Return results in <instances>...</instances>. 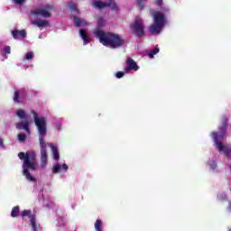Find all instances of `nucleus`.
I'll return each instance as SVG.
<instances>
[{
	"label": "nucleus",
	"instance_id": "32",
	"mask_svg": "<svg viewBox=\"0 0 231 231\" xmlns=\"http://www.w3.org/2000/svg\"><path fill=\"white\" fill-rule=\"evenodd\" d=\"M124 75H125V72L118 71V72H116V79H122L124 77Z\"/></svg>",
	"mask_w": 231,
	"mask_h": 231
},
{
	"label": "nucleus",
	"instance_id": "12",
	"mask_svg": "<svg viewBox=\"0 0 231 231\" xmlns=\"http://www.w3.org/2000/svg\"><path fill=\"white\" fill-rule=\"evenodd\" d=\"M140 67L136 64V61L131 58H128L126 60V66L125 67V73H129V71H138Z\"/></svg>",
	"mask_w": 231,
	"mask_h": 231
},
{
	"label": "nucleus",
	"instance_id": "23",
	"mask_svg": "<svg viewBox=\"0 0 231 231\" xmlns=\"http://www.w3.org/2000/svg\"><path fill=\"white\" fill-rule=\"evenodd\" d=\"M74 23L77 26H86L87 23L85 20L80 19L79 17H74Z\"/></svg>",
	"mask_w": 231,
	"mask_h": 231
},
{
	"label": "nucleus",
	"instance_id": "26",
	"mask_svg": "<svg viewBox=\"0 0 231 231\" xmlns=\"http://www.w3.org/2000/svg\"><path fill=\"white\" fill-rule=\"evenodd\" d=\"M12 2L18 6H22V5H24V3H26V0H12Z\"/></svg>",
	"mask_w": 231,
	"mask_h": 231
},
{
	"label": "nucleus",
	"instance_id": "11",
	"mask_svg": "<svg viewBox=\"0 0 231 231\" xmlns=\"http://www.w3.org/2000/svg\"><path fill=\"white\" fill-rule=\"evenodd\" d=\"M93 5L96 8H98L99 10H101V8H105V6H109L110 8H112V10H116L117 8L116 3H115V1L113 0H109L108 3H103L98 0H96L93 2Z\"/></svg>",
	"mask_w": 231,
	"mask_h": 231
},
{
	"label": "nucleus",
	"instance_id": "19",
	"mask_svg": "<svg viewBox=\"0 0 231 231\" xmlns=\"http://www.w3.org/2000/svg\"><path fill=\"white\" fill-rule=\"evenodd\" d=\"M94 228L96 231H104V222L102 219L97 218L94 223Z\"/></svg>",
	"mask_w": 231,
	"mask_h": 231
},
{
	"label": "nucleus",
	"instance_id": "8",
	"mask_svg": "<svg viewBox=\"0 0 231 231\" xmlns=\"http://www.w3.org/2000/svg\"><path fill=\"white\" fill-rule=\"evenodd\" d=\"M51 12H53V6L50 5H42L41 7L31 10L30 15L33 17L39 15L40 17L48 19L51 17Z\"/></svg>",
	"mask_w": 231,
	"mask_h": 231
},
{
	"label": "nucleus",
	"instance_id": "34",
	"mask_svg": "<svg viewBox=\"0 0 231 231\" xmlns=\"http://www.w3.org/2000/svg\"><path fill=\"white\" fill-rule=\"evenodd\" d=\"M0 147H5V145L3 144V139H0Z\"/></svg>",
	"mask_w": 231,
	"mask_h": 231
},
{
	"label": "nucleus",
	"instance_id": "17",
	"mask_svg": "<svg viewBox=\"0 0 231 231\" xmlns=\"http://www.w3.org/2000/svg\"><path fill=\"white\" fill-rule=\"evenodd\" d=\"M11 34L14 37V39L17 40V39H25L26 37V30H14L11 31Z\"/></svg>",
	"mask_w": 231,
	"mask_h": 231
},
{
	"label": "nucleus",
	"instance_id": "24",
	"mask_svg": "<svg viewBox=\"0 0 231 231\" xmlns=\"http://www.w3.org/2000/svg\"><path fill=\"white\" fill-rule=\"evenodd\" d=\"M28 134H29L28 133H26V134L20 133L18 134V137H17L18 138V142H20V143L26 142V136Z\"/></svg>",
	"mask_w": 231,
	"mask_h": 231
},
{
	"label": "nucleus",
	"instance_id": "10",
	"mask_svg": "<svg viewBox=\"0 0 231 231\" xmlns=\"http://www.w3.org/2000/svg\"><path fill=\"white\" fill-rule=\"evenodd\" d=\"M69 170V166L66 163L60 164V162H56L52 165L51 171L54 174H66Z\"/></svg>",
	"mask_w": 231,
	"mask_h": 231
},
{
	"label": "nucleus",
	"instance_id": "31",
	"mask_svg": "<svg viewBox=\"0 0 231 231\" xmlns=\"http://www.w3.org/2000/svg\"><path fill=\"white\" fill-rule=\"evenodd\" d=\"M145 1L146 0H137L138 6H140V8H143V5H145Z\"/></svg>",
	"mask_w": 231,
	"mask_h": 231
},
{
	"label": "nucleus",
	"instance_id": "22",
	"mask_svg": "<svg viewBox=\"0 0 231 231\" xmlns=\"http://www.w3.org/2000/svg\"><path fill=\"white\" fill-rule=\"evenodd\" d=\"M20 208L19 206H15L13 208L12 211H11V217H17L20 214Z\"/></svg>",
	"mask_w": 231,
	"mask_h": 231
},
{
	"label": "nucleus",
	"instance_id": "5",
	"mask_svg": "<svg viewBox=\"0 0 231 231\" xmlns=\"http://www.w3.org/2000/svg\"><path fill=\"white\" fill-rule=\"evenodd\" d=\"M171 9L169 6H162L160 11H154L152 14L153 23L150 26L152 35H159L163 30V26L167 23V15Z\"/></svg>",
	"mask_w": 231,
	"mask_h": 231
},
{
	"label": "nucleus",
	"instance_id": "9",
	"mask_svg": "<svg viewBox=\"0 0 231 231\" xmlns=\"http://www.w3.org/2000/svg\"><path fill=\"white\" fill-rule=\"evenodd\" d=\"M130 28L135 35L138 37H143V22L140 19V17H136L134 22L130 25Z\"/></svg>",
	"mask_w": 231,
	"mask_h": 231
},
{
	"label": "nucleus",
	"instance_id": "3",
	"mask_svg": "<svg viewBox=\"0 0 231 231\" xmlns=\"http://www.w3.org/2000/svg\"><path fill=\"white\" fill-rule=\"evenodd\" d=\"M20 160H23V174L27 181L35 183L37 180L33 177L32 172L37 170V162H35V152H27L18 153Z\"/></svg>",
	"mask_w": 231,
	"mask_h": 231
},
{
	"label": "nucleus",
	"instance_id": "20",
	"mask_svg": "<svg viewBox=\"0 0 231 231\" xmlns=\"http://www.w3.org/2000/svg\"><path fill=\"white\" fill-rule=\"evenodd\" d=\"M35 57V54L33 51H27L23 56V62H26L27 60H32Z\"/></svg>",
	"mask_w": 231,
	"mask_h": 231
},
{
	"label": "nucleus",
	"instance_id": "28",
	"mask_svg": "<svg viewBox=\"0 0 231 231\" xmlns=\"http://www.w3.org/2000/svg\"><path fill=\"white\" fill-rule=\"evenodd\" d=\"M54 128L55 131H62V124L60 122L56 123Z\"/></svg>",
	"mask_w": 231,
	"mask_h": 231
},
{
	"label": "nucleus",
	"instance_id": "18",
	"mask_svg": "<svg viewBox=\"0 0 231 231\" xmlns=\"http://www.w3.org/2000/svg\"><path fill=\"white\" fill-rule=\"evenodd\" d=\"M207 167L211 172H219V168L217 167V163H216L214 159H209L207 162Z\"/></svg>",
	"mask_w": 231,
	"mask_h": 231
},
{
	"label": "nucleus",
	"instance_id": "16",
	"mask_svg": "<svg viewBox=\"0 0 231 231\" xmlns=\"http://www.w3.org/2000/svg\"><path fill=\"white\" fill-rule=\"evenodd\" d=\"M79 37H81L84 46H88L91 42V37H89V34L85 30H79Z\"/></svg>",
	"mask_w": 231,
	"mask_h": 231
},
{
	"label": "nucleus",
	"instance_id": "37",
	"mask_svg": "<svg viewBox=\"0 0 231 231\" xmlns=\"http://www.w3.org/2000/svg\"><path fill=\"white\" fill-rule=\"evenodd\" d=\"M228 231H231V230H228Z\"/></svg>",
	"mask_w": 231,
	"mask_h": 231
},
{
	"label": "nucleus",
	"instance_id": "36",
	"mask_svg": "<svg viewBox=\"0 0 231 231\" xmlns=\"http://www.w3.org/2000/svg\"><path fill=\"white\" fill-rule=\"evenodd\" d=\"M228 210H229V212H231V202L229 204Z\"/></svg>",
	"mask_w": 231,
	"mask_h": 231
},
{
	"label": "nucleus",
	"instance_id": "7",
	"mask_svg": "<svg viewBox=\"0 0 231 231\" xmlns=\"http://www.w3.org/2000/svg\"><path fill=\"white\" fill-rule=\"evenodd\" d=\"M15 116L20 118V120H23L16 125V129H23V131H25L27 134H30V125L32 124V122H33V120L30 119V116H28L26 111L21 108L16 110Z\"/></svg>",
	"mask_w": 231,
	"mask_h": 231
},
{
	"label": "nucleus",
	"instance_id": "27",
	"mask_svg": "<svg viewBox=\"0 0 231 231\" xmlns=\"http://www.w3.org/2000/svg\"><path fill=\"white\" fill-rule=\"evenodd\" d=\"M12 49H11V47L10 46H5V47H4V49H3V51H4V53H6L7 55H10V53H12Z\"/></svg>",
	"mask_w": 231,
	"mask_h": 231
},
{
	"label": "nucleus",
	"instance_id": "30",
	"mask_svg": "<svg viewBox=\"0 0 231 231\" xmlns=\"http://www.w3.org/2000/svg\"><path fill=\"white\" fill-rule=\"evenodd\" d=\"M217 199H220V200L226 199V194H225L223 192L218 193Z\"/></svg>",
	"mask_w": 231,
	"mask_h": 231
},
{
	"label": "nucleus",
	"instance_id": "13",
	"mask_svg": "<svg viewBox=\"0 0 231 231\" xmlns=\"http://www.w3.org/2000/svg\"><path fill=\"white\" fill-rule=\"evenodd\" d=\"M48 147H50L51 152L52 160L55 162H59L60 160V152H59V145L50 143L48 144Z\"/></svg>",
	"mask_w": 231,
	"mask_h": 231
},
{
	"label": "nucleus",
	"instance_id": "21",
	"mask_svg": "<svg viewBox=\"0 0 231 231\" xmlns=\"http://www.w3.org/2000/svg\"><path fill=\"white\" fill-rule=\"evenodd\" d=\"M160 53V49L158 47H155L154 49L148 51L147 55L151 59H154V55H158Z\"/></svg>",
	"mask_w": 231,
	"mask_h": 231
},
{
	"label": "nucleus",
	"instance_id": "6",
	"mask_svg": "<svg viewBox=\"0 0 231 231\" xmlns=\"http://www.w3.org/2000/svg\"><path fill=\"white\" fill-rule=\"evenodd\" d=\"M23 219H27V225L29 226V230L31 231H42V227L41 226V222L37 219V215L33 213L30 209H24L21 214Z\"/></svg>",
	"mask_w": 231,
	"mask_h": 231
},
{
	"label": "nucleus",
	"instance_id": "4",
	"mask_svg": "<svg viewBox=\"0 0 231 231\" xmlns=\"http://www.w3.org/2000/svg\"><path fill=\"white\" fill-rule=\"evenodd\" d=\"M94 35L98 39L99 42L103 44V46H106V48H112L114 50L121 48L125 42L120 35L113 32H106L100 29H96L94 31Z\"/></svg>",
	"mask_w": 231,
	"mask_h": 231
},
{
	"label": "nucleus",
	"instance_id": "29",
	"mask_svg": "<svg viewBox=\"0 0 231 231\" xmlns=\"http://www.w3.org/2000/svg\"><path fill=\"white\" fill-rule=\"evenodd\" d=\"M69 8H70L72 10V12H79V10L77 9V5H75L73 3L69 4Z\"/></svg>",
	"mask_w": 231,
	"mask_h": 231
},
{
	"label": "nucleus",
	"instance_id": "33",
	"mask_svg": "<svg viewBox=\"0 0 231 231\" xmlns=\"http://www.w3.org/2000/svg\"><path fill=\"white\" fill-rule=\"evenodd\" d=\"M162 3H163V0H155V5H157V6H161Z\"/></svg>",
	"mask_w": 231,
	"mask_h": 231
},
{
	"label": "nucleus",
	"instance_id": "15",
	"mask_svg": "<svg viewBox=\"0 0 231 231\" xmlns=\"http://www.w3.org/2000/svg\"><path fill=\"white\" fill-rule=\"evenodd\" d=\"M24 98H26V93L23 90H16L14 92V102L21 104V102H24Z\"/></svg>",
	"mask_w": 231,
	"mask_h": 231
},
{
	"label": "nucleus",
	"instance_id": "14",
	"mask_svg": "<svg viewBox=\"0 0 231 231\" xmlns=\"http://www.w3.org/2000/svg\"><path fill=\"white\" fill-rule=\"evenodd\" d=\"M31 24H32V26H37L38 28H46L50 26V22L43 19H31Z\"/></svg>",
	"mask_w": 231,
	"mask_h": 231
},
{
	"label": "nucleus",
	"instance_id": "2",
	"mask_svg": "<svg viewBox=\"0 0 231 231\" xmlns=\"http://www.w3.org/2000/svg\"><path fill=\"white\" fill-rule=\"evenodd\" d=\"M228 125V119L224 117L222 119V125L219 132H212L210 137L213 140L214 145L220 152V154H225L226 156H231V145L223 143V138L226 134V125Z\"/></svg>",
	"mask_w": 231,
	"mask_h": 231
},
{
	"label": "nucleus",
	"instance_id": "25",
	"mask_svg": "<svg viewBox=\"0 0 231 231\" xmlns=\"http://www.w3.org/2000/svg\"><path fill=\"white\" fill-rule=\"evenodd\" d=\"M104 24H106V19L99 17L97 19V27L102 28V26H104Z\"/></svg>",
	"mask_w": 231,
	"mask_h": 231
},
{
	"label": "nucleus",
	"instance_id": "35",
	"mask_svg": "<svg viewBox=\"0 0 231 231\" xmlns=\"http://www.w3.org/2000/svg\"><path fill=\"white\" fill-rule=\"evenodd\" d=\"M6 59H8V56H5L2 60H6Z\"/></svg>",
	"mask_w": 231,
	"mask_h": 231
},
{
	"label": "nucleus",
	"instance_id": "1",
	"mask_svg": "<svg viewBox=\"0 0 231 231\" xmlns=\"http://www.w3.org/2000/svg\"><path fill=\"white\" fill-rule=\"evenodd\" d=\"M31 115L34 120V124L37 127L39 134V143H40V153H41V167L45 169L48 165V143L44 140L46 134H48V123L46 117H39V113L35 110H31Z\"/></svg>",
	"mask_w": 231,
	"mask_h": 231
}]
</instances>
